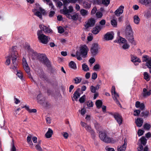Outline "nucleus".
Segmentation results:
<instances>
[{
    "label": "nucleus",
    "instance_id": "obj_27",
    "mask_svg": "<svg viewBox=\"0 0 151 151\" xmlns=\"http://www.w3.org/2000/svg\"><path fill=\"white\" fill-rule=\"evenodd\" d=\"M52 134V130L51 129L49 128L48 131L45 134V137L47 138H50L51 137Z\"/></svg>",
    "mask_w": 151,
    "mask_h": 151
},
{
    "label": "nucleus",
    "instance_id": "obj_62",
    "mask_svg": "<svg viewBox=\"0 0 151 151\" xmlns=\"http://www.w3.org/2000/svg\"><path fill=\"white\" fill-rule=\"evenodd\" d=\"M58 32L60 33H62L64 32V29L62 27H60L58 28Z\"/></svg>",
    "mask_w": 151,
    "mask_h": 151
},
{
    "label": "nucleus",
    "instance_id": "obj_51",
    "mask_svg": "<svg viewBox=\"0 0 151 151\" xmlns=\"http://www.w3.org/2000/svg\"><path fill=\"white\" fill-rule=\"evenodd\" d=\"M35 148L36 149L39 151H42V150L40 146V145L39 144H37L35 145Z\"/></svg>",
    "mask_w": 151,
    "mask_h": 151
},
{
    "label": "nucleus",
    "instance_id": "obj_34",
    "mask_svg": "<svg viewBox=\"0 0 151 151\" xmlns=\"http://www.w3.org/2000/svg\"><path fill=\"white\" fill-rule=\"evenodd\" d=\"M121 45L122 46V48L124 50L129 49L130 47L129 45L127 43V41Z\"/></svg>",
    "mask_w": 151,
    "mask_h": 151
},
{
    "label": "nucleus",
    "instance_id": "obj_35",
    "mask_svg": "<svg viewBox=\"0 0 151 151\" xmlns=\"http://www.w3.org/2000/svg\"><path fill=\"white\" fill-rule=\"evenodd\" d=\"M102 104V102L101 100H98L96 102V105L98 109L100 108Z\"/></svg>",
    "mask_w": 151,
    "mask_h": 151
},
{
    "label": "nucleus",
    "instance_id": "obj_9",
    "mask_svg": "<svg viewBox=\"0 0 151 151\" xmlns=\"http://www.w3.org/2000/svg\"><path fill=\"white\" fill-rule=\"evenodd\" d=\"M142 95L144 98L150 96L151 95V89L150 87L147 86L146 88H144Z\"/></svg>",
    "mask_w": 151,
    "mask_h": 151
},
{
    "label": "nucleus",
    "instance_id": "obj_11",
    "mask_svg": "<svg viewBox=\"0 0 151 151\" xmlns=\"http://www.w3.org/2000/svg\"><path fill=\"white\" fill-rule=\"evenodd\" d=\"M124 7V6L121 5L119 6L114 12L115 14L117 17L119 16L123 12Z\"/></svg>",
    "mask_w": 151,
    "mask_h": 151
},
{
    "label": "nucleus",
    "instance_id": "obj_49",
    "mask_svg": "<svg viewBox=\"0 0 151 151\" xmlns=\"http://www.w3.org/2000/svg\"><path fill=\"white\" fill-rule=\"evenodd\" d=\"M85 95H83L79 99V101L81 103H83L85 101Z\"/></svg>",
    "mask_w": 151,
    "mask_h": 151
},
{
    "label": "nucleus",
    "instance_id": "obj_58",
    "mask_svg": "<svg viewBox=\"0 0 151 151\" xmlns=\"http://www.w3.org/2000/svg\"><path fill=\"white\" fill-rule=\"evenodd\" d=\"M144 133V131L141 129H139L137 132L138 135L139 136H141L143 135Z\"/></svg>",
    "mask_w": 151,
    "mask_h": 151
},
{
    "label": "nucleus",
    "instance_id": "obj_30",
    "mask_svg": "<svg viewBox=\"0 0 151 151\" xmlns=\"http://www.w3.org/2000/svg\"><path fill=\"white\" fill-rule=\"evenodd\" d=\"M93 70L95 71H99L101 69V66L99 63H96L93 67Z\"/></svg>",
    "mask_w": 151,
    "mask_h": 151
},
{
    "label": "nucleus",
    "instance_id": "obj_39",
    "mask_svg": "<svg viewBox=\"0 0 151 151\" xmlns=\"http://www.w3.org/2000/svg\"><path fill=\"white\" fill-rule=\"evenodd\" d=\"M41 96L42 95L40 94H39L37 96V99L38 100V102L41 104H42L44 102V100L40 99V98Z\"/></svg>",
    "mask_w": 151,
    "mask_h": 151
},
{
    "label": "nucleus",
    "instance_id": "obj_42",
    "mask_svg": "<svg viewBox=\"0 0 151 151\" xmlns=\"http://www.w3.org/2000/svg\"><path fill=\"white\" fill-rule=\"evenodd\" d=\"M31 136H28L27 138V141L28 144L32 146L33 145V144L31 140Z\"/></svg>",
    "mask_w": 151,
    "mask_h": 151
},
{
    "label": "nucleus",
    "instance_id": "obj_19",
    "mask_svg": "<svg viewBox=\"0 0 151 151\" xmlns=\"http://www.w3.org/2000/svg\"><path fill=\"white\" fill-rule=\"evenodd\" d=\"M143 123V120L141 118H137L135 120V123L137 126L138 127H140L142 125Z\"/></svg>",
    "mask_w": 151,
    "mask_h": 151
},
{
    "label": "nucleus",
    "instance_id": "obj_57",
    "mask_svg": "<svg viewBox=\"0 0 151 151\" xmlns=\"http://www.w3.org/2000/svg\"><path fill=\"white\" fill-rule=\"evenodd\" d=\"M146 65L147 66L148 68L151 69V60H148L146 64Z\"/></svg>",
    "mask_w": 151,
    "mask_h": 151
},
{
    "label": "nucleus",
    "instance_id": "obj_1",
    "mask_svg": "<svg viewBox=\"0 0 151 151\" xmlns=\"http://www.w3.org/2000/svg\"><path fill=\"white\" fill-rule=\"evenodd\" d=\"M68 9L66 7H64L63 9L61 10V12L65 14L67 17L70 19H72L74 20H76L78 18V16L77 14H75L73 15H70V13L73 11V7L71 6H70L68 7Z\"/></svg>",
    "mask_w": 151,
    "mask_h": 151
},
{
    "label": "nucleus",
    "instance_id": "obj_6",
    "mask_svg": "<svg viewBox=\"0 0 151 151\" xmlns=\"http://www.w3.org/2000/svg\"><path fill=\"white\" fill-rule=\"evenodd\" d=\"M88 51L89 49L86 45H82L80 47V52L83 58H86L87 57V54Z\"/></svg>",
    "mask_w": 151,
    "mask_h": 151
},
{
    "label": "nucleus",
    "instance_id": "obj_60",
    "mask_svg": "<svg viewBox=\"0 0 151 151\" xmlns=\"http://www.w3.org/2000/svg\"><path fill=\"white\" fill-rule=\"evenodd\" d=\"M55 14V11H51L49 13V17H51L54 16Z\"/></svg>",
    "mask_w": 151,
    "mask_h": 151
},
{
    "label": "nucleus",
    "instance_id": "obj_43",
    "mask_svg": "<svg viewBox=\"0 0 151 151\" xmlns=\"http://www.w3.org/2000/svg\"><path fill=\"white\" fill-rule=\"evenodd\" d=\"M73 95L74 98L75 99H77L79 97L80 94L77 91H76L75 92Z\"/></svg>",
    "mask_w": 151,
    "mask_h": 151
},
{
    "label": "nucleus",
    "instance_id": "obj_36",
    "mask_svg": "<svg viewBox=\"0 0 151 151\" xmlns=\"http://www.w3.org/2000/svg\"><path fill=\"white\" fill-rule=\"evenodd\" d=\"M12 57L11 55H9L6 58V61L5 63V64L6 65H9L10 63V59Z\"/></svg>",
    "mask_w": 151,
    "mask_h": 151
},
{
    "label": "nucleus",
    "instance_id": "obj_14",
    "mask_svg": "<svg viewBox=\"0 0 151 151\" xmlns=\"http://www.w3.org/2000/svg\"><path fill=\"white\" fill-rule=\"evenodd\" d=\"M114 116L119 125H121L122 123V117L117 114H114Z\"/></svg>",
    "mask_w": 151,
    "mask_h": 151
},
{
    "label": "nucleus",
    "instance_id": "obj_22",
    "mask_svg": "<svg viewBox=\"0 0 151 151\" xmlns=\"http://www.w3.org/2000/svg\"><path fill=\"white\" fill-rule=\"evenodd\" d=\"M91 2L89 0L84 1L83 3L84 7L86 9H89L91 6Z\"/></svg>",
    "mask_w": 151,
    "mask_h": 151
},
{
    "label": "nucleus",
    "instance_id": "obj_20",
    "mask_svg": "<svg viewBox=\"0 0 151 151\" xmlns=\"http://www.w3.org/2000/svg\"><path fill=\"white\" fill-rule=\"evenodd\" d=\"M28 51L30 55L33 57V58L36 57L37 56V53L33 50L30 49V47L28 46Z\"/></svg>",
    "mask_w": 151,
    "mask_h": 151
},
{
    "label": "nucleus",
    "instance_id": "obj_18",
    "mask_svg": "<svg viewBox=\"0 0 151 151\" xmlns=\"http://www.w3.org/2000/svg\"><path fill=\"white\" fill-rule=\"evenodd\" d=\"M135 107L139 108L141 110H143L145 108V105L143 103H140V102L137 101L135 103Z\"/></svg>",
    "mask_w": 151,
    "mask_h": 151
},
{
    "label": "nucleus",
    "instance_id": "obj_28",
    "mask_svg": "<svg viewBox=\"0 0 151 151\" xmlns=\"http://www.w3.org/2000/svg\"><path fill=\"white\" fill-rule=\"evenodd\" d=\"M80 14L83 17H86L88 14V11L85 9H81L80 11Z\"/></svg>",
    "mask_w": 151,
    "mask_h": 151
},
{
    "label": "nucleus",
    "instance_id": "obj_61",
    "mask_svg": "<svg viewBox=\"0 0 151 151\" xmlns=\"http://www.w3.org/2000/svg\"><path fill=\"white\" fill-rule=\"evenodd\" d=\"M76 57L78 60H82L81 57L80 56H78L79 54V53L78 51H76Z\"/></svg>",
    "mask_w": 151,
    "mask_h": 151
},
{
    "label": "nucleus",
    "instance_id": "obj_41",
    "mask_svg": "<svg viewBox=\"0 0 151 151\" xmlns=\"http://www.w3.org/2000/svg\"><path fill=\"white\" fill-rule=\"evenodd\" d=\"M97 87H98V88H99L98 86H97L96 87H94L93 86H91L90 87L91 92L93 93H95L96 92V91L97 89Z\"/></svg>",
    "mask_w": 151,
    "mask_h": 151
},
{
    "label": "nucleus",
    "instance_id": "obj_50",
    "mask_svg": "<svg viewBox=\"0 0 151 151\" xmlns=\"http://www.w3.org/2000/svg\"><path fill=\"white\" fill-rule=\"evenodd\" d=\"M143 127L145 129L148 130L150 129V125L149 124L146 123L144 125Z\"/></svg>",
    "mask_w": 151,
    "mask_h": 151
},
{
    "label": "nucleus",
    "instance_id": "obj_10",
    "mask_svg": "<svg viewBox=\"0 0 151 151\" xmlns=\"http://www.w3.org/2000/svg\"><path fill=\"white\" fill-rule=\"evenodd\" d=\"M96 22L95 20L91 18L89 19L85 25L86 28H88L90 27H93Z\"/></svg>",
    "mask_w": 151,
    "mask_h": 151
},
{
    "label": "nucleus",
    "instance_id": "obj_55",
    "mask_svg": "<svg viewBox=\"0 0 151 151\" xmlns=\"http://www.w3.org/2000/svg\"><path fill=\"white\" fill-rule=\"evenodd\" d=\"M96 15V17L98 18H101L103 16L102 13L100 12H97Z\"/></svg>",
    "mask_w": 151,
    "mask_h": 151
},
{
    "label": "nucleus",
    "instance_id": "obj_53",
    "mask_svg": "<svg viewBox=\"0 0 151 151\" xmlns=\"http://www.w3.org/2000/svg\"><path fill=\"white\" fill-rule=\"evenodd\" d=\"M95 60L93 58H91L89 60L90 65H91L95 62Z\"/></svg>",
    "mask_w": 151,
    "mask_h": 151
},
{
    "label": "nucleus",
    "instance_id": "obj_29",
    "mask_svg": "<svg viewBox=\"0 0 151 151\" xmlns=\"http://www.w3.org/2000/svg\"><path fill=\"white\" fill-rule=\"evenodd\" d=\"M69 66L70 68L74 70H76L77 68L76 64L74 62L72 61L69 63Z\"/></svg>",
    "mask_w": 151,
    "mask_h": 151
},
{
    "label": "nucleus",
    "instance_id": "obj_12",
    "mask_svg": "<svg viewBox=\"0 0 151 151\" xmlns=\"http://www.w3.org/2000/svg\"><path fill=\"white\" fill-rule=\"evenodd\" d=\"M114 33L112 32H108L104 35V39L107 41L112 40L114 37Z\"/></svg>",
    "mask_w": 151,
    "mask_h": 151
},
{
    "label": "nucleus",
    "instance_id": "obj_2",
    "mask_svg": "<svg viewBox=\"0 0 151 151\" xmlns=\"http://www.w3.org/2000/svg\"><path fill=\"white\" fill-rule=\"evenodd\" d=\"M126 33L127 39L132 44L135 45L136 44L134 40L133 33L130 25H127L126 28Z\"/></svg>",
    "mask_w": 151,
    "mask_h": 151
},
{
    "label": "nucleus",
    "instance_id": "obj_64",
    "mask_svg": "<svg viewBox=\"0 0 151 151\" xmlns=\"http://www.w3.org/2000/svg\"><path fill=\"white\" fill-rule=\"evenodd\" d=\"M97 77V75L95 73H93L92 76V78L93 79L95 80Z\"/></svg>",
    "mask_w": 151,
    "mask_h": 151
},
{
    "label": "nucleus",
    "instance_id": "obj_17",
    "mask_svg": "<svg viewBox=\"0 0 151 151\" xmlns=\"http://www.w3.org/2000/svg\"><path fill=\"white\" fill-rule=\"evenodd\" d=\"M102 28V27L101 26H96L93 28L92 32L94 34H97L100 32Z\"/></svg>",
    "mask_w": 151,
    "mask_h": 151
},
{
    "label": "nucleus",
    "instance_id": "obj_38",
    "mask_svg": "<svg viewBox=\"0 0 151 151\" xmlns=\"http://www.w3.org/2000/svg\"><path fill=\"white\" fill-rule=\"evenodd\" d=\"M14 70V71H16L17 72V76L20 79H22L23 77V75L22 72L20 70L18 71L17 69V70Z\"/></svg>",
    "mask_w": 151,
    "mask_h": 151
},
{
    "label": "nucleus",
    "instance_id": "obj_23",
    "mask_svg": "<svg viewBox=\"0 0 151 151\" xmlns=\"http://www.w3.org/2000/svg\"><path fill=\"white\" fill-rule=\"evenodd\" d=\"M35 7V8L34 9H35V11H40L42 13H45V11L44 10L40 7V5L38 4H36Z\"/></svg>",
    "mask_w": 151,
    "mask_h": 151
},
{
    "label": "nucleus",
    "instance_id": "obj_25",
    "mask_svg": "<svg viewBox=\"0 0 151 151\" xmlns=\"http://www.w3.org/2000/svg\"><path fill=\"white\" fill-rule=\"evenodd\" d=\"M77 1V0H64L63 1L64 7L68 5L70 3H75Z\"/></svg>",
    "mask_w": 151,
    "mask_h": 151
},
{
    "label": "nucleus",
    "instance_id": "obj_24",
    "mask_svg": "<svg viewBox=\"0 0 151 151\" xmlns=\"http://www.w3.org/2000/svg\"><path fill=\"white\" fill-rule=\"evenodd\" d=\"M39 57V59L42 63H44L47 61V58L46 56L42 54H40L38 55Z\"/></svg>",
    "mask_w": 151,
    "mask_h": 151
},
{
    "label": "nucleus",
    "instance_id": "obj_45",
    "mask_svg": "<svg viewBox=\"0 0 151 151\" xmlns=\"http://www.w3.org/2000/svg\"><path fill=\"white\" fill-rule=\"evenodd\" d=\"M22 62L23 68L29 66L26 60V59L24 58H23Z\"/></svg>",
    "mask_w": 151,
    "mask_h": 151
},
{
    "label": "nucleus",
    "instance_id": "obj_3",
    "mask_svg": "<svg viewBox=\"0 0 151 151\" xmlns=\"http://www.w3.org/2000/svg\"><path fill=\"white\" fill-rule=\"evenodd\" d=\"M99 136L100 139L105 142L114 143L115 142V141L112 138L109 137L105 132H100Z\"/></svg>",
    "mask_w": 151,
    "mask_h": 151
},
{
    "label": "nucleus",
    "instance_id": "obj_52",
    "mask_svg": "<svg viewBox=\"0 0 151 151\" xmlns=\"http://www.w3.org/2000/svg\"><path fill=\"white\" fill-rule=\"evenodd\" d=\"M149 57L147 55H145L143 56L142 57V61L143 62H147L149 60H148Z\"/></svg>",
    "mask_w": 151,
    "mask_h": 151
},
{
    "label": "nucleus",
    "instance_id": "obj_21",
    "mask_svg": "<svg viewBox=\"0 0 151 151\" xmlns=\"http://www.w3.org/2000/svg\"><path fill=\"white\" fill-rule=\"evenodd\" d=\"M127 41L125 39L120 36L118 39L117 41L116 40L115 41V42H118L121 45Z\"/></svg>",
    "mask_w": 151,
    "mask_h": 151
},
{
    "label": "nucleus",
    "instance_id": "obj_31",
    "mask_svg": "<svg viewBox=\"0 0 151 151\" xmlns=\"http://www.w3.org/2000/svg\"><path fill=\"white\" fill-rule=\"evenodd\" d=\"M139 2L141 4L145 5L151 3V0H139Z\"/></svg>",
    "mask_w": 151,
    "mask_h": 151
},
{
    "label": "nucleus",
    "instance_id": "obj_26",
    "mask_svg": "<svg viewBox=\"0 0 151 151\" xmlns=\"http://www.w3.org/2000/svg\"><path fill=\"white\" fill-rule=\"evenodd\" d=\"M35 11V9H32V12L34 13L35 15L38 17L40 19H41L42 18V14L43 13H42L40 11Z\"/></svg>",
    "mask_w": 151,
    "mask_h": 151
},
{
    "label": "nucleus",
    "instance_id": "obj_59",
    "mask_svg": "<svg viewBox=\"0 0 151 151\" xmlns=\"http://www.w3.org/2000/svg\"><path fill=\"white\" fill-rule=\"evenodd\" d=\"M62 135H63L65 138L67 139L68 137V134L66 132H63L62 133Z\"/></svg>",
    "mask_w": 151,
    "mask_h": 151
},
{
    "label": "nucleus",
    "instance_id": "obj_54",
    "mask_svg": "<svg viewBox=\"0 0 151 151\" xmlns=\"http://www.w3.org/2000/svg\"><path fill=\"white\" fill-rule=\"evenodd\" d=\"M140 113V111L139 110H136L134 111L133 115L134 116H137Z\"/></svg>",
    "mask_w": 151,
    "mask_h": 151
},
{
    "label": "nucleus",
    "instance_id": "obj_63",
    "mask_svg": "<svg viewBox=\"0 0 151 151\" xmlns=\"http://www.w3.org/2000/svg\"><path fill=\"white\" fill-rule=\"evenodd\" d=\"M106 21L104 19H102L99 22V24L101 25V26L102 27V28H103V26L104 25Z\"/></svg>",
    "mask_w": 151,
    "mask_h": 151
},
{
    "label": "nucleus",
    "instance_id": "obj_5",
    "mask_svg": "<svg viewBox=\"0 0 151 151\" xmlns=\"http://www.w3.org/2000/svg\"><path fill=\"white\" fill-rule=\"evenodd\" d=\"M17 52H15L13 53L11 55V57L12 58V64L13 65V66H12L11 67V68L13 69V70H17V63L18 61L17 60Z\"/></svg>",
    "mask_w": 151,
    "mask_h": 151
},
{
    "label": "nucleus",
    "instance_id": "obj_13",
    "mask_svg": "<svg viewBox=\"0 0 151 151\" xmlns=\"http://www.w3.org/2000/svg\"><path fill=\"white\" fill-rule=\"evenodd\" d=\"M39 27L41 29V30L43 31L45 33H49L52 31V30L49 28L42 24H40Z\"/></svg>",
    "mask_w": 151,
    "mask_h": 151
},
{
    "label": "nucleus",
    "instance_id": "obj_47",
    "mask_svg": "<svg viewBox=\"0 0 151 151\" xmlns=\"http://www.w3.org/2000/svg\"><path fill=\"white\" fill-rule=\"evenodd\" d=\"M110 2V0H102V3L106 6L109 4Z\"/></svg>",
    "mask_w": 151,
    "mask_h": 151
},
{
    "label": "nucleus",
    "instance_id": "obj_32",
    "mask_svg": "<svg viewBox=\"0 0 151 151\" xmlns=\"http://www.w3.org/2000/svg\"><path fill=\"white\" fill-rule=\"evenodd\" d=\"M144 78L147 81H149L150 80V76L149 74L147 72H145L143 73Z\"/></svg>",
    "mask_w": 151,
    "mask_h": 151
},
{
    "label": "nucleus",
    "instance_id": "obj_46",
    "mask_svg": "<svg viewBox=\"0 0 151 151\" xmlns=\"http://www.w3.org/2000/svg\"><path fill=\"white\" fill-rule=\"evenodd\" d=\"M47 4L51 8V9H50L51 11L55 10L54 6L53 5V4L52 2L48 3Z\"/></svg>",
    "mask_w": 151,
    "mask_h": 151
},
{
    "label": "nucleus",
    "instance_id": "obj_48",
    "mask_svg": "<svg viewBox=\"0 0 151 151\" xmlns=\"http://www.w3.org/2000/svg\"><path fill=\"white\" fill-rule=\"evenodd\" d=\"M111 25L114 27H116L117 25V22L116 21L115 19H112L111 21Z\"/></svg>",
    "mask_w": 151,
    "mask_h": 151
},
{
    "label": "nucleus",
    "instance_id": "obj_33",
    "mask_svg": "<svg viewBox=\"0 0 151 151\" xmlns=\"http://www.w3.org/2000/svg\"><path fill=\"white\" fill-rule=\"evenodd\" d=\"M139 141L140 142L142 145H145L147 142V140L145 137H142L141 139H140Z\"/></svg>",
    "mask_w": 151,
    "mask_h": 151
},
{
    "label": "nucleus",
    "instance_id": "obj_7",
    "mask_svg": "<svg viewBox=\"0 0 151 151\" xmlns=\"http://www.w3.org/2000/svg\"><path fill=\"white\" fill-rule=\"evenodd\" d=\"M99 47L97 43L93 44L91 46L90 51L92 55L95 56L97 55L99 52Z\"/></svg>",
    "mask_w": 151,
    "mask_h": 151
},
{
    "label": "nucleus",
    "instance_id": "obj_40",
    "mask_svg": "<svg viewBox=\"0 0 151 151\" xmlns=\"http://www.w3.org/2000/svg\"><path fill=\"white\" fill-rule=\"evenodd\" d=\"M74 83L76 84H78L80 83L81 81V78L80 77H76L74 79Z\"/></svg>",
    "mask_w": 151,
    "mask_h": 151
},
{
    "label": "nucleus",
    "instance_id": "obj_37",
    "mask_svg": "<svg viewBox=\"0 0 151 151\" xmlns=\"http://www.w3.org/2000/svg\"><path fill=\"white\" fill-rule=\"evenodd\" d=\"M82 67L83 70L85 71H87L89 70L88 66L85 63L83 64L82 65Z\"/></svg>",
    "mask_w": 151,
    "mask_h": 151
},
{
    "label": "nucleus",
    "instance_id": "obj_44",
    "mask_svg": "<svg viewBox=\"0 0 151 151\" xmlns=\"http://www.w3.org/2000/svg\"><path fill=\"white\" fill-rule=\"evenodd\" d=\"M139 20L140 19L138 16H135L134 17V22L136 24H138Z\"/></svg>",
    "mask_w": 151,
    "mask_h": 151
},
{
    "label": "nucleus",
    "instance_id": "obj_15",
    "mask_svg": "<svg viewBox=\"0 0 151 151\" xmlns=\"http://www.w3.org/2000/svg\"><path fill=\"white\" fill-rule=\"evenodd\" d=\"M131 61L133 62L135 65H138L139 63L141 62L140 60L134 55H132L131 56Z\"/></svg>",
    "mask_w": 151,
    "mask_h": 151
},
{
    "label": "nucleus",
    "instance_id": "obj_16",
    "mask_svg": "<svg viewBox=\"0 0 151 151\" xmlns=\"http://www.w3.org/2000/svg\"><path fill=\"white\" fill-rule=\"evenodd\" d=\"M126 140L127 141V139H125L124 140V142L122 146H118L117 148L118 151H125V150L127 145V143Z\"/></svg>",
    "mask_w": 151,
    "mask_h": 151
},
{
    "label": "nucleus",
    "instance_id": "obj_56",
    "mask_svg": "<svg viewBox=\"0 0 151 151\" xmlns=\"http://www.w3.org/2000/svg\"><path fill=\"white\" fill-rule=\"evenodd\" d=\"M91 135L92 137L94 138L95 137V133L92 129L89 132Z\"/></svg>",
    "mask_w": 151,
    "mask_h": 151
},
{
    "label": "nucleus",
    "instance_id": "obj_4",
    "mask_svg": "<svg viewBox=\"0 0 151 151\" xmlns=\"http://www.w3.org/2000/svg\"><path fill=\"white\" fill-rule=\"evenodd\" d=\"M37 35L40 42L44 44H47L50 39L49 37L43 34L42 30H38Z\"/></svg>",
    "mask_w": 151,
    "mask_h": 151
},
{
    "label": "nucleus",
    "instance_id": "obj_8",
    "mask_svg": "<svg viewBox=\"0 0 151 151\" xmlns=\"http://www.w3.org/2000/svg\"><path fill=\"white\" fill-rule=\"evenodd\" d=\"M111 93L112 97L114 100L119 106L121 107V105L118 100L119 97V95L115 91V87L114 86H112V87Z\"/></svg>",
    "mask_w": 151,
    "mask_h": 151
}]
</instances>
